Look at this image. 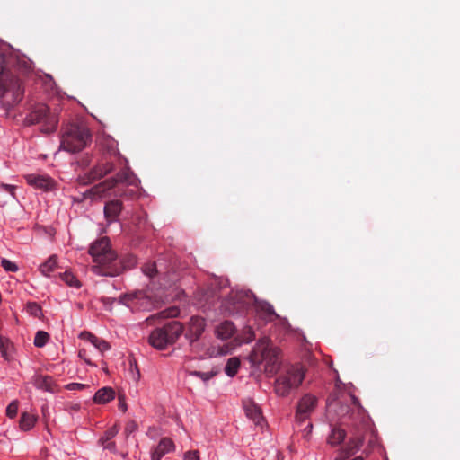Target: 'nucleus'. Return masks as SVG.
<instances>
[{
    "instance_id": "obj_37",
    "label": "nucleus",
    "mask_w": 460,
    "mask_h": 460,
    "mask_svg": "<svg viewBox=\"0 0 460 460\" xmlns=\"http://www.w3.org/2000/svg\"><path fill=\"white\" fill-rule=\"evenodd\" d=\"M78 356L82 358L87 365L93 366L90 357L88 356V351L86 349H81L78 352Z\"/></svg>"
},
{
    "instance_id": "obj_14",
    "label": "nucleus",
    "mask_w": 460,
    "mask_h": 460,
    "mask_svg": "<svg viewBox=\"0 0 460 460\" xmlns=\"http://www.w3.org/2000/svg\"><path fill=\"white\" fill-rule=\"evenodd\" d=\"M164 328L154 330L149 336V343L157 349H164L172 344Z\"/></svg>"
},
{
    "instance_id": "obj_18",
    "label": "nucleus",
    "mask_w": 460,
    "mask_h": 460,
    "mask_svg": "<svg viewBox=\"0 0 460 460\" xmlns=\"http://www.w3.org/2000/svg\"><path fill=\"white\" fill-rule=\"evenodd\" d=\"M171 343H173L182 333L183 326L180 322L173 321L164 327Z\"/></svg>"
},
{
    "instance_id": "obj_40",
    "label": "nucleus",
    "mask_w": 460,
    "mask_h": 460,
    "mask_svg": "<svg viewBox=\"0 0 460 460\" xmlns=\"http://www.w3.org/2000/svg\"><path fill=\"white\" fill-rule=\"evenodd\" d=\"M117 181H125L128 184H133L134 183V181L131 180L128 176V172H119L117 174Z\"/></svg>"
},
{
    "instance_id": "obj_26",
    "label": "nucleus",
    "mask_w": 460,
    "mask_h": 460,
    "mask_svg": "<svg viewBox=\"0 0 460 460\" xmlns=\"http://www.w3.org/2000/svg\"><path fill=\"white\" fill-rule=\"evenodd\" d=\"M240 365H241V361L237 357L230 358L227 360L226 365L225 367V373L228 376L234 377L237 374V372L240 368Z\"/></svg>"
},
{
    "instance_id": "obj_7",
    "label": "nucleus",
    "mask_w": 460,
    "mask_h": 460,
    "mask_svg": "<svg viewBox=\"0 0 460 460\" xmlns=\"http://www.w3.org/2000/svg\"><path fill=\"white\" fill-rule=\"evenodd\" d=\"M24 179L36 190L51 191L57 189V181L48 174L30 173L24 175Z\"/></svg>"
},
{
    "instance_id": "obj_36",
    "label": "nucleus",
    "mask_w": 460,
    "mask_h": 460,
    "mask_svg": "<svg viewBox=\"0 0 460 460\" xmlns=\"http://www.w3.org/2000/svg\"><path fill=\"white\" fill-rule=\"evenodd\" d=\"M118 407L122 412H126L128 411V405L126 402V397L124 394H119L118 396Z\"/></svg>"
},
{
    "instance_id": "obj_42",
    "label": "nucleus",
    "mask_w": 460,
    "mask_h": 460,
    "mask_svg": "<svg viewBox=\"0 0 460 460\" xmlns=\"http://www.w3.org/2000/svg\"><path fill=\"white\" fill-rule=\"evenodd\" d=\"M0 187L8 191L12 196H14V191L16 190V186L15 185H11V184H4V183H2L0 185Z\"/></svg>"
},
{
    "instance_id": "obj_38",
    "label": "nucleus",
    "mask_w": 460,
    "mask_h": 460,
    "mask_svg": "<svg viewBox=\"0 0 460 460\" xmlns=\"http://www.w3.org/2000/svg\"><path fill=\"white\" fill-rule=\"evenodd\" d=\"M58 120L53 117L51 119H48V127L43 130L45 132H52L57 128Z\"/></svg>"
},
{
    "instance_id": "obj_21",
    "label": "nucleus",
    "mask_w": 460,
    "mask_h": 460,
    "mask_svg": "<svg viewBox=\"0 0 460 460\" xmlns=\"http://www.w3.org/2000/svg\"><path fill=\"white\" fill-rule=\"evenodd\" d=\"M257 314L265 321H272L277 317L273 307L268 303H261L257 305Z\"/></svg>"
},
{
    "instance_id": "obj_12",
    "label": "nucleus",
    "mask_w": 460,
    "mask_h": 460,
    "mask_svg": "<svg viewBox=\"0 0 460 460\" xmlns=\"http://www.w3.org/2000/svg\"><path fill=\"white\" fill-rule=\"evenodd\" d=\"M176 447L170 438H163L151 453V460H161L164 456L173 452Z\"/></svg>"
},
{
    "instance_id": "obj_46",
    "label": "nucleus",
    "mask_w": 460,
    "mask_h": 460,
    "mask_svg": "<svg viewBox=\"0 0 460 460\" xmlns=\"http://www.w3.org/2000/svg\"><path fill=\"white\" fill-rule=\"evenodd\" d=\"M144 297V295L142 293H139L138 295L136 296V298H143Z\"/></svg>"
},
{
    "instance_id": "obj_8",
    "label": "nucleus",
    "mask_w": 460,
    "mask_h": 460,
    "mask_svg": "<svg viewBox=\"0 0 460 460\" xmlns=\"http://www.w3.org/2000/svg\"><path fill=\"white\" fill-rule=\"evenodd\" d=\"M317 399L311 394H305L299 401L296 412V420L304 422L306 420L316 406Z\"/></svg>"
},
{
    "instance_id": "obj_39",
    "label": "nucleus",
    "mask_w": 460,
    "mask_h": 460,
    "mask_svg": "<svg viewBox=\"0 0 460 460\" xmlns=\"http://www.w3.org/2000/svg\"><path fill=\"white\" fill-rule=\"evenodd\" d=\"M27 308L31 314L35 316L39 315L41 311L40 307L36 303H29Z\"/></svg>"
},
{
    "instance_id": "obj_22",
    "label": "nucleus",
    "mask_w": 460,
    "mask_h": 460,
    "mask_svg": "<svg viewBox=\"0 0 460 460\" xmlns=\"http://www.w3.org/2000/svg\"><path fill=\"white\" fill-rule=\"evenodd\" d=\"M83 335L86 337L91 344L102 353L109 350L111 348L106 341L100 339L92 333L87 332L84 333Z\"/></svg>"
},
{
    "instance_id": "obj_20",
    "label": "nucleus",
    "mask_w": 460,
    "mask_h": 460,
    "mask_svg": "<svg viewBox=\"0 0 460 460\" xmlns=\"http://www.w3.org/2000/svg\"><path fill=\"white\" fill-rule=\"evenodd\" d=\"M14 348L10 340L4 336L0 335V353L2 357L10 361L13 358Z\"/></svg>"
},
{
    "instance_id": "obj_32",
    "label": "nucleus",
    "mask_w": 460,
    "mask_h": 460,
    "mask_svg": "<svg viewBox=\"0 0 460 460\" xmlns=\"http://www.w3.org/2000/svg\"><path fill=\"white\" fill-rule=\"evenodd\" d=\"M1 266L8 272H16L19 270L17 264L8 259H2Z\"/></svg>"
},
{
    "instance_id": "obj_34",
    "label": "nucleus",
    "mask_w": 460,
    "mask_h": 460,
    "mask_svg": "<svg viewBox=\"0 0 460 460\" xmlns=\"http://www.w3.org/2000/svg\"><path fill=\"white\" fill-rule=\"evenodd\" d=\"M183 460H200L199 452L198 450H190L184 453Z\"/></svg>"
},
{
    "instance_id": "obj_24",
    "label": "nucleus",
    "mask_w": 460,
    "mask_h": 460,
    "mask_svg": "<svg viewBox=\"0 0 460 460\" xmlns=\"http://www.w3.org/2000/svg\"><path fill=\"white\" fill-rule=\"evenodd\" d=\"M37 421V416L29 412H22L20 419V428L24 431L31 430Z\"/></svg>"
},
{
    "instance_id": "obj_2",
    "label": "nucleus",
    "mask_w": 460,
    "mask_h": 460,
    "mask_svg": "<svg viewBox=\"0 0 460 460\" xmlns=\"http://www.w3.org/2000/svg\"><path fill=\"white\" fill-rule=\"evenodd\" d=\"M93 258V265L92 271L100 276H115L119 274L117 269L112 264L116 260V254L110 247V241L106 237L94 242L89 250Z\"/></svg>"
},
{
    "instance_id": "obj_41",
    "label": "nucleus",
    "mask_w": 460,
    "mask_h": 460,
    "mask_svg": "<svg viewBox=\"0 0 460 460\" xmlns=\"http://www.w3.org/2000/svg\"><path fill=\"white\" fill-rule=\"evenodd\" d=\"M86 386V385L84 384H81V383H70V384H67L66 385V389L67 390H80V389H83Z\"/></svg>"
},
{
    "instance_id": "obj_48",
    "label": "nucleus",
    "mask_w": 460,
    "mask_h": 460,
    "mask_svg": "<svg viewBox=\"0 0 460 460\" xmlns=\"http://www.w3.org/2000/svg\"><path fill=\"white\" fill-rule=\"evenodd\" d=\"M288 335H289V337H290V336H294V335H296V333H295V332H293L291 331V329L289 328Z\"/></svg>"
},
{
    "instance_id": "obj_3",
    "label": "nucleus",
    "mask_w": 460,
    "mask_h": 460,
    "mask_svg": "<svg viewBox=\"0 0 460 460\" xmlns=\"http://www.w3.org/2000/svg\"><path fill=\"white\" fill-rule=\"evenodd\" d=\"M253 366L263 365L268 374H276L280 367V349L274 346L267 337L260 339L250 354Z\"/></svg>"
},
{
    "instance_id": "obj_6",
    "label": "nucleus",
    "mask_w": 460,
    "mask_h": 460,
    "mask_svg": "<svg viewBox=\"0 0 460 460\" xmlns=\"http://www.w3.org/2000/svg\"><path fill=\"white\" fill-rule=\"evenodd\" d=\"M302 347L301 362L289 367V388H296L302 384L307 371L306 366H312L314 362V357L310 350L309 343L304 336L302 337Z\"/></svg>"
},
{
    "instance_id": "obj_15",
    "label": "nucleus",
    "mask_w": 460,
    "mask_h": 460,
    "mask_svg": "<svg viewBox=\"0 0 460 460\" xmlns=\"http://www.w3.org/2000/svg\"><path fill=\"white\" fill-rule=\"evenodd\" d=\"M49 107L46 104L40 103L35 106L33 111L28 115L26 120L30 124H36L48 119Z\"/></svg>"
},
{
    "instance_id": "obj_27",
    "label": "nucleus",
    "mask_w": 460,
    "mask_h": 460,
    "mask_svg": "<svg viewBox=\"0 0 460 460\" xmlns=\"http://www.w3.org/2000/svg\"><path fill=\"white\" fill-rule=\"evenodd\" d=\"M346 432L344 429L340 428H334L332 430L331 435L328 438V442L332 446L339 445L345 438Z\"/></svg>"
},
{
    "instance_id": "obj_44",
    "label": "nucleus",
    "mask_w": 460,
    "mask_h": 460,
    "mask_svg": "<svg viewBox=\"0 0 460 460\" xmlns=\"http://www.w3.org/2000/svg\"><path fill=\"white\" fill-rule=\"evenodd\" d=\"M103 448L109 449L110 451H115L116 449V444L113 441H109L104 443V445H102Z\"/></svg>"
},
{
    "instance_id": "obj_16",
    "label": "nucleus",
    "mask_w": 460,
    "mask_h": 460,
    "mask_svg": "<svg viewBox=\"0 0 460 460\" xmlns=\"http://www.w3.org/2000/svg\"><path fill=\"white\" fill-rule=\"evenodd\" d=\"M115 391L112 387L105 386L99 389L94 396L93 402L97 404H106L115 399Z\"/></svg>"
},
{
    "instance_id": "obj_45",
    "label": "nucleus",
    "mask_w": 460,
    "mask_h": 460,
    "mask_svg": "<svg viewBox=\"0 0 460 460\" xmlns=\"http://www.w3.org/2000/svg\"><path fill=\"white\" fill-rule=\"evenodd\" d=\"M136 428H137L136 423H135V422H132V423H131V426H130V427H129V426H128V427H127V429H127V430H129V431H133V430H135V429H136Z\"/></svg>"
},
{
    "instance_id": "obj_28",
    "label": "nucleus",
    "mask_w": 460,
    "mask_h": 460,
    "mask_svg": "<svg viewBox=\"0 0 460 460\" xmlns=\"http://www.w3.org/2000/svg\"><path fill=\"white\" fill-rule=\"evenodd\" d=\"M275 393L279 396L288 395V378L285 376L279 377L274 385Z\"/></svg>"
},
{
    "instance_id": "obj_35",
    "label": "nucleus",
    "mask_w": 460,
    "mask_h": 460,
    "mask_svg": "<svg viewBox=\"0 0 460 460\" xmlns=\"http://www.w3.org/2000/svg\"><path fill=\"white\" fill-rule=\"evenodd\" d=\"M143 272L148 277H153L156 272V267L154 263L146 264L143 267Z\"/></svg>"
},
{
    "instance_id": "obj_13",
    "label": "nucleus",
    "mask_w": 460,
    "mask_h": 460,
    "mask_svg": "<svg viewBox=\"0 0 460 460\" xmlns=\"http://www.w3.org/2000/svg\"><path fill=\"white\" fill-rule=\"evenodd\" d=\"M32 383L37 389L45 392L57 393L59 391L58 385L55 383L54 379L49 376H35L33 377Z\"/></svg>"
},
{
    "instance_id": "obj_17",
    "label": "nucleus",
    "mask_w": 460,
    "mask_h": 460,
    "mask_svg": "<svg viewBox=\"0 0 460 460\" xmlns=\"http://www.w3.org/2000/svg\"><path fill=\"white\" fill-rule=\"evenodd\" d=\"M235 330V326L232 322L225 321L217 325L216 335L218 339L228 340L234 334Z\"/></svg>"
},
{
    "instance_id": "obj_31",
    "label": "nucleus",
    "mask_w": 460,
    "mask_h": 460,
    "mask_svg": "<svg viewBox=\"0 0 460 460\" xmlns=\"http://www.w3.org/2000/svg\"><path fill=\"white\" fill-rule=\"evenodd\" d=\"M61 278L70 287L79 288L81 286L80 281L72 272L66 271Z\"/></svg>"
},
{
    "instance_id": "obj_11",
    "label": "nucleus",
    "mask_w": 460,
    "mask_h": 460,
    "mask_svg": "<svg viewBox=\"0 0 460 460\" xmlns=\"http://www.w3.org/2000/svg\"><path fill=\"white\" fill-rule=\"evenodd\" d=\"M206 327L205 320L199 316H193L189 322V328L186 332V337L190 341H194L198 340Z\"/></svg>"
},
{
    "instance_id": "obj_9",
    "label": "nucleus",
    "mask_w": 460,
    "mask_h": 460,
    "mask_svg": "<svg viewBox=\"0 0 460 460\" xmlns=\"http://www.w3.org/2000/svg\"><path fill=\"white\" fill-rule=\"evenodd\" d=\"M255 339V333L251 326H245L242 330L241 334L236 337L234 341V345L226 344L219 349L217 355H226L230 353L236 346H240L243 343H250Z\"/></svg>"
},
{
    "instance_id": "obj_5",
    "label": "nucleus",
    "mask_w": 460,
    "mask_h": 460,
    "mask_svg": "<svg viewBox=\"0 0 460 460\" xmlns=\"http://www.w3.org/2000/svg\"><path fill=\"white\" fill-rule=\"evenodd\" d=\"M91 140L87 128L71 126L62 136L61 147L70 153L83 150Z\"/></svg>"
},
{
    "instance_id": "obj_4",
    "label": "nucleus",
    "mask_w": 460,
    "mask_h": 460,
    "mask_svg": "<svg viewBox=\"0 0 460 460\" xmlns=\"http://www.w3.org/2000/svg\"><path fill=\"white\" fill-rule=\"evenodd\" d=\"M351 400L354 406L351 418L355 421H358V425L356 424V430L345 449L348 456L353 455L361 447L363 442L362 433L368 427V416L366 411L360 405L359 400L355 396H352Z\"/></svg>"
},
{
    "instance_id": "obj_1",
    "label": "nucleus",
    "mask_w": 460,
    "mask_h": 460,
    "mask_svg": "<svg viewBox=\"0 0 460 460\" xmlns=\"http://www.w3.org/2000/svg\"><path fill=\"white\" fill-rule=\"evenodd\" d=\"M27 67V61L13 49L0 51V103L5 109L16 105L22 99L24 91L18 73Z\"/></svg>"
},
{
    "instance_id": "obj_33",
    "label": "nucleus",
    "mask_w": 460,
    "mask_h": 460,
    "mask_svg": "<svg viewBox=\"0 0 460 460\" xmlns=\"http://www.w3.org/2000/svg\"><path fill=\"white\" fill-rule=\"evenodd\" d=\"M18 406H19L18 401L14 400V401L11 402L6 408V415L11 419H13L14 417H16L17 412H18Z\"/></svg>"
},
{
    "instance_id": "obj_29",
    "label": "nucleus",
    "mask_w": 460,
    "mask_h": 460,
    "mask_svg": "<svg viewBox=\"0 0 460 460\" xmlns=\"http://www.w3.org/2000/svg\"><path fill=\"white\" fill-rule=\"evenodd\" d=\"M119 428L118 425H113L109 428L103 434V436L100 438L99 442L101 445H104V443L111 441V439L118 434Z\"/></svg>"
},
{
    "instance_id": "obj_23",
    "label": "nucleus",
    "mask_w": 460,
    "mask_h": 460,
    "mask_svg": "<svg viewBox=\"0 0 460 460\" xmlns=\"http://www.w3.org/2000/svg\"><path fill=\"white\" fill-rule=\"evenodd\" d=\"M112 169L113 164L111 163L102 162L93 168V170L92 171V176L93 179L102 178L108 174L110 172H111Z\"/></svg>"
},
{
    "instance_id": "obj_25",
    "label": "nucleus",
    "mask_w": 460,
    "mask_h": 460,
    "mask_svg": "<svg viewBox=\"0 0 460 460\" xmlns=\"http://www.w3.org/2000/svg\"><path fill=\"white\" fill-rule=\"evenodd\" d=\"M58 266V256L51 255L45 262L40 265L39 270L44 276H49Z\"/></svg>"
},
{
    "instance_id": "obj_10",
    "label": "nucleus",
    "mask_w": 460,
    "mask_h": 460,
    "mask_svg": "<svg viewBox=\"0 0 460 460\" xmlns=\"http://www.w3.org/2000/svg\"><path fill=\"white\" fill-rule=\"evenodd\" d=\"M245 415L257 426L263 427L265 420L261 408L252 400H245L243 402Z\"/></svg>"
},
{
    "instance_id": "obj_47",
    "label": "nucleus",
    "mask_w": 460,
    "mask_h": 460,
    "mask_svg": "<svg viewBox=\"0 0 460 460\" xmlns=\"http://www.w3.org/2000/svg\"><path fill=\"white\" fill-rule=\"evenodd\" d=\"M102 301L106 304L108 302H110V299L109 298H102Z\"/></svg>"
},
{
    "instance_id": "obj_43",
    "label": "nucleus",
    "mask_w": 460,
    "mask_h": 460,
    "mask_svg": "<svg viewBox=\"0 0 460 460\" xmlns=\"http://www.w3.org/2000/svg\"><path fill=\"white\" fill-rule=\"evenodd\" d=\"M193 375L200 377L201 379H203L205 381L208 380L213 376L212 374H209V373H203V372H199V371L193 372Z\"/></svg>"
},
{
    "instance_id": "obj_19",
    "label": "nucleus",
    "mask_w": 460,
    "mask_h": 460,
    "mask_svg": "<svg viewBox=\"0 0 460 460\" xmlns=\"http://www.w3.org/2000/svg\"><path fill=\"white\" fill-rule=\"evenodd\" d=\"M122 209V203L119 200H111L106 203L104 207L105 217L113 221L117 218Z\"/></svg>"
},
{
    "instance_id": "obj_30",
    "label": "nucleus",
    "mask_w": 460,
    "mask_h": 460,
    "mask_svg": "<svg viewBox=\"0 0 460 460\" xmlns=\"http://www.w3.org/2000/svg\"><path fill=\"white\" fill-rule=\"evenodd\" d=\"M49 339V335L48 332L44 331H39L36 332V335L34 337V346L37 348H42L46 345Z\"/></svg>"
}]
</instances>
